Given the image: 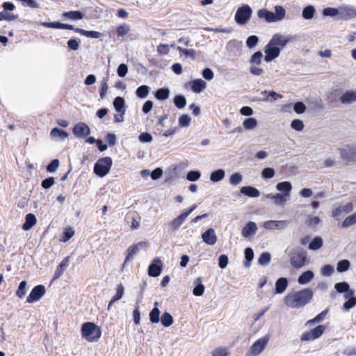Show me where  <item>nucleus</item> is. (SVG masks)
<instances>
[{
  "label": "nucleus",
  "mask_w": 356,
  "mask_h": 356,
  "mask_svg": "<svg viewBox=\"0 0 356 356\" xmlns=\"http://www.w3.org/2000/svg\"><path fill=\"white\" fill-rule=\"evenodd\" d=\"M313 291L304 289L294 293L287 294L284 299L286 306L291 308L299 309L308 304L313 298Z\"/></svg>",
  "instance_id": "f257e3e1"
},
{
  "label": "nucleus",
  "mask_w": 356,
  "mask_h": 356,
  "mask_svg": "<svg viewBox=\"0 0 356 356\" xmlns=\"http://www.w3.org/2000/svg\"><path fill=\"white\" fill-rule=\"evenodd\" d=\"M286 15V10L282 6H275V13L266 8L259 9L257 11V16L260 19H265L268 22H276L282 20Z\"/></svg>",
  "instance_id": "f03ea898"
},
{
  "label": "nucleus",
  "mask_w": 356,
  "mask_h": 356,
  "mask_svg": "<svg viewBox=\"0 0 356 356\" xmlns=\"http://www.w3.org/2000/svg\"><path fill=\"white\" fill-rule=\"evenodd\" d=\"M81 334L88 341H96L102 335V330L95 323L86 322L81 325Z\"/></svg>",
  "instance_id": "7ed1b4c3"
},
{
  "label": "nucleus",
  "mask_w": 356,
  "mask_h": 356,
  "mask_svg": "<svg viewBox=\"0 0 356 356\" xmlns=\"http://www.w3.org/2000/svg\"><path fill=\"white\" fill-rule=\"evenodd\" d=\"M290 263L296 269L305 266L307 259V252L300 247L292 249L289 253Z\"/></svg>",
  "instance_id": "20e7f679"
},
{
  "label": "nucleus",
  "mask_w": 356,
  "mask_h": 356,
  "mask_svg": "<svg viewBox=\"0 0 356 356\" xmlns=\"http://www.w3.org/2000/svg\"><path fill=\"white\" fill-rule=\"evenodd\" d=\"M112 165L113 161L111 157L100 158L94 165V173L99 177H104L110 172Z\"/></svg>",
  "instance_id": "39448f33"
},
{
  "label": "nucleus",
  "mask_w": 356,
  "mask_h": 356,
  "mask_svg": "<svg viewBox=\"0 0 356 356\" xmlns=\"http://www.w3.org/2000/svg\"><path fill=\"white\" fill-rule=\"evenodd\" d=\"M252 13L251 7L245 4L239 7L235 13V21L239 25H245L250 20Z\"/></svg>",
  "instance_id": "423d86ee"
},
{
  "label": "nucleus",
  "mask_w": 356,
  "mask_h": 356,
  "mask_svg": "<svg viewBox=\"0 0 356 356\" xmlns=\"http://www.w3.org/2000/svg\"><path fill=\"white\" fill-rule=\"evenodd\" d=\"M325 330V326L319 325L312 329L309 332H305L300 337L302 341H314L320 338Z\"/></svg>",
  "instance_id": "0eeeda50"
},
{
  "label": "nucleus",
  "mask_w": 356,
  "mask_h": 356,
  "mask_svg": "<svg viewBox=\"0 0 356 356\" xmlns=\"http://www.w3.org/2000/svg\"><path fill=\"white\" fill-rule=\"evenodd\" d=\"M281 52L280 47H277L271 40L268 42V43L266 45L264 48V60L266 63L271 62L276 58H277Z\"/></svg>",
  "instance_id": "6e6552de"
},
{
  "label": "nucleus",
  "mask_w": 356,
  "mask_h": 356,
  "mask_svg": "<svg viewBox=\"0 0 356 356\" xmlns=\"http://www.w3.org/2000/svg\"><path fill=\"white\" fill-rule=\"evenodd\" d=\"M46 292L45 286L42 284H38L34 286L29 296L26 298V302L29 303H33L38 301Z\"/></svg>",
  "instance_id": "1a4fd4ad"
},
{
  "label": "nucleus",
  "mask_w": 356,
  "mask_h": 356,
  "mask_svg": "<svg viewBox=\"0 0 356 356\" xmlns=\"http://www.w3.org/2000/svg\"><path fill=\"white\" fill-rule=\"evenodd\" d=\"M72 133L76 138H84L90 134V129L85 122H79L74 126Z\"/></svg>",
  "instance_id": "9d476101"
},
{
  "label": "nucleus",
  "mask_w": 356,
  "mask_h": 356,
  "mask_svg": "<svg viewBox=\"0 0 356 356\" xmlns=\"http://www.w3.org/2000/svg\"><path fill=\"white\" fill-rule=\"evenodd\" d=\"M163 269V262L159 258H155L148 267V275L149 277H159Z\"/></svg>",
  "instance_id": "9b49d317"
},
{
  "label": "nucleus",
  "mask_w": 356,
  "mask_h": 356,
  "mask_svg": "<svg viewBox=\"0 0 356 356\" xmlns=\"http://www.w3.org/2000/svg\"><path fill=\"white\" fill-rule=\"evenodd\" d=\"M339 18L343 20H348L356 16V9L350 6H340L339 8Z\"/></svg>",
  "instance_id": "f8f14e48"
},
{
  "label": "nucleus",
  "mask_w": 356,
  "mask_h": 356,
  "mask_svg": "<svg viewBox=\"0 0 356 356\" xmlns=\"http://www.w3.org/2000/svg\"><path fill=\"white\" fill-rule=\"evenodd\" d=\"M268 341V337H264L257 340L251 346L250 351L254 355H259L265 348Z\"/></svg>",
  "instance_id": "ddd939ff"
},
{
  "label": "nucleus",
  "mask_w": 356,
  "mask_h": 356,
  "mask_svg": "<svg viewBox=\"0 0 356 356\" xmlns=\"http://www.w3.org/2000/svg\"><path fill=\"white\" fill-rule=\"evenodd\" d=\"M293 38V37L292 35L284 36L280 33H275L273 35L270 40L277 47H279L281 49L285 47Z\"/></svg>",
  "instance_id": "4468645a"
},
{
  "label": "nucleus",
  "mask_w": 356,
  "mask_h": 356,
  "mask_svg": "<svg viewBox=\"0 0 356 356\" xmlns=\"http://www.w3.org/2000/svg\"><path fill=\"white\" fill-rule=\"evenodd\" d=\"M287 220H268L264 222V227L266 229H283L289 225Z\"/></svg>",
  "instance_id": "2eb2a0df"
},
{
  "label": "nucleus",
  "mask_w": 356,
  "mask_h": 356,
  "mask_svg": "<svg viewBox=\"0 0 356 356\" xmlns=\"http://www.w3.org/2000/svg\"><path fill=\"white\" fill-rule=\"evenodd\" d=\"M42 26L46 28H51V29H65V30H72L75 31L76 28L74 27L73 25L61 23L60 22H42Z\"/></svg>",
  "instance_id": "dca6fc26"
},
{
  "label": "nucleus",
  "mask_w": 356,
  "mask_h": 356,
  "mask_svg": "<svg viewBox=\"0 0 356 356\" xmlns=\"http://www.w3.org/2000/svg\"><path fill=\"white\" fill-rule=\"evenodd\" d=\"M202 241L207 245H213L216 243L217 237L213 228H209L202 234Z\"/></svg>",
  "instance_id": "f3484780"
},
{
  "label": "nucleus",
  "mask_w": 356,
  "mask_h": 356,
  "mask_svg": "<svg viewBox=\"0 0 356 356\" xmlns=\"http://www.w3.org/2000/svg\"><path fill=\"white\" fill-rule=\"evenodd\" d=\"M257 229V224L250 221L242 229L241 234L244 238H250L256 234Z\"/></svg>",
  "instance_id": "a211bd4d"
},
{
  "label": "nucleus",
  "mask_w": 356,
  "mask_h": 356,
  "mask_svg": "<svg viewBox=\"0 0 356 356\" xmlns=\"http://www.w3.org/2000/svg\"><path fill=\"white\" fill-rule=\"evenodd\" d=\"M191 90L195 93H200L207 86V83L201 79H193L189 82Z\"/></svg>",
  "instance_id": "6ab92c4d"
},
{
  "label": "nucleus",
  "mask_w": 356,
  "mask_h": 356,
  "mask_svg": "<svg viewBox=\"0 0 356 356\" xmlns=\"http://www.w3.org/2000/svg\"><path fill=\"white\" fill-rule=\"evenodd\" d=\"M240 192L245 196L252 198H255L260 196L259 191L252 186H245L241 187L240 189Z\"/></svg>",
  "instance_id": "aec40b11"
},
{
  "label": "nucleus",
  "mask_w": 356,
  "mask_h": 356,
  "mask_svg": "<svg viewBox=\"0 0 356 356\" xmlns=\"http://www.w3.org/2000/svg\"><path fill=\"white\" fill-rule=\"evenodd\" d=\"M276 189L280 191V193L288 197L290 195V193L292 190V185L290 181H284L279 182L276 185Z\"/></svg>",
  "instance_id": "412c9836"
},
{
  "label": "nucleus",
  "mask_w": 356,
  "mask_h": 356,
  "mask_svg": "<svg viewBox=\"0 0 356 356\" xmlns=\"http://www.w3.org/2000/svg\"><path fill=\"white\" fill-rule=\"evenodd\" d=\"M289 284L287 278L280 277L275 282L274 293L281 294L285 291Z\"/></svg>",
  "instance_id": "4be33fe9"
},
{
  "label": "nucleus",
  "mask_w": 356,
  "mask_h": 356,
  "mask_svg": "<svg viewBox=\"0 0 356 356\" xmlns=\"http://www.w3.org/2000/svg\"><path fill=\"white\" fill-rule=\"evenodd\" d=\"M113 106L116 112L121 115H124L126 112L125 100L122 97H117L113 100Z\"/></svg>",
  "instance_id": "5701e85b"
},
{
  "label": "nucleus",
  "mask_w": 356,
  "mask_h": 356,
  "mask_svg": "<svg viewBox=\"0 0 356 356\" xmlns=\"http://www.w3.org/2000/svg\"><path fill=\"white\" fill-rule=\"evenodd\" d=\"M70 257H65L58 265L54 275V280H57L62 276L66 267L68 266Z\"/></svg>",
  "instance_id": "b1692460"
},
{
  "label": "nucleus",
  "mask_w": 356,
  "mask_h": 356,
  "mask_svg": "<svg viewBox=\"0 0 356 356\" xmlns=\"http://www.w3.org/2000/svg\"><path fill=\"white\" fill-rule=\"evenodd\" d=\"M62 17L67 19L80 20L84 18L85 14L80 10H71L64 12Z\"/></svg>",
  "instance_id": "393cba45"
},
{
  "label": "nucleus",
  "mask_w": 356,
  "mask_h": 356,
  "mask_svg": "<svg viewBox=\"0 0 356 356\" xmlns=\"http://www.w3.org/2000/svg\"><path fill=\"white\" fill-rule=\"evenodd\" d=\"M37 222V218L35 214L29 213L25 216V222L22 225V229L24 231L30 230Z\"/></svg>",
  "instance_id": "a878e982"
},
{
  "label": "nucleus",
  "mask_w": 356,
  "mask_h": 356,
  "mask_svg": "<svg viewBox=\"0 0 356 356\" xmlns=\"http://www.w3.org/2000/svg\"><path fill=\"white\" fill-rule=\"evenodd\" d=\"M314 277V273L311 270L303 272L298 278V282L301 285H305L310 282Z\"/></svg>",
  "instance_id": "bb28decb"
},
{
  "label": "nucleus",
  "mask_w": 356,
  "mask_h": 356,
  "mask_svg": "<svg viewBox=\"0 0 356 356\" xmlns=\"http://www.w3.org/2000/svg\"><path fill=\"white\" fill-rule=\"evenodd\" d=\"M194 288L193 290V294L195 296H201L204 294L205 287L202 284V280L200 277H198L194 281Z\"/></svg>",
  "instance_id": "cd10ccee"
},
{
  "label": "nucleus",
  "mask_w": 356,
  "mask_h": 356,
  "mask_svg": "<svg viewBox=\"0 0 356 356\" xmlns=\"http://www.w3.org/2000/svg\"><path fill=\"white\" fill-rule=\"evenodd\" d=\"M50 135L54 138H58L60 140H63L68 137L69 134L63 129L54 127L51 130Z\"/></svg>",
  "instance_id": "c85d7f7f"
},
{
  "label": "nucleus",
  "mask_w": 356,
  "mask_h": 356,
  "mask_svg": "<svg viewBox=\"0 0 356 356\" xmlns=\"http://www.w3.org/2000/svg\"><path fill=\"white\" fill-rule=\"evenodd\" d=\"M340 101L343 104H350L356 102V91H346L341 96Z\"/></svg>",
  "instance_id": "c756f323"
},
{
  "label": "nucleus",
  "mask_w": 356,
  "mask_h": 356,
  "mask_svg": "<svg viewBox=\"0 0 356 356\" xmlns=\"http://www.w3.org/2000/svg\"><path fill=\"white\" fill-rule=\"evenodd\" d=\"M159 303L155 302L154 308L149 312V321L152 323H158L160 321V310L158 308Z\"/></svg>",
  "instance_id": "7c9ffc66"
},
{
  "label": "nucleus",
  "mask_w": 356,
  "mask_h": 356,
  "mask_svg": "<svg viewBox=\"0 0 356 356\" xmlns=\"http://www.w3.org/2000/svg\"><path fill=\"white\" fill-rule=\"evenodd\" d=\"M75 32L76 33H78L82 35H84L86 37H88V38H95V39H97V38H99L101 36H102V33L99 31H87V30H84V29H80V28H76L75 29Z\"/></svg>",
  "instance_id": "2f4dec72"
},
{
  "label": "nucleus",
  "mask_w": 356,
  "mask_h": 356,
  "mask_svg": "<svg viewBox=\"0 0 356 356\" xmlns=\"http://www.w3.org/2000/svg\"><path fill=\"white\" fill-rule=\"evenodd\" d=\"M170 96V90L168 88H161L156 90L154 92V97L156 99L164 101L168 99Z\"/></svg>",
  "instance_id": "473e14b6"
},
{
  "label": "nucleus",
  "mask_w": 356,
  "mask_h": 356,
  "mask_svg": "<svg viewBox=\"0 0 356 356\" xmlns=\"http://www.w3.org/2000/svg\"><path fill=\"white\" fill-rule=\"evenodd\" d=\"M341 158L346 163L355 161V154L352 152V147L350 149H340Z\"/></svg>",
  "instance_id": "72a5a7b5"
},
{
  "label": "nucleus",
  "mask_w": 356,
  "mask_h": 356,
  "mask_svg": "<svg viewBox=\"0 0 356 356\" xmlns=\"http://www.w3.org/2000/svg\"><path fill=\"white\" fill-rule=\"evenodd\" d=\"M225 172L223 169H218L210 174V180L212 182L217 183L224 179Z\"/></svg>",
  "instance_id": "f704fd0d"
},
{
  "label": "nucleus",
  "mask_w": 356,
  "mask_h": 356,
  "mask_svg": "<svg viewBox=\"0 0 356 356\" xmlns=\"http://www.w3.org/2000/svg\"><path fill=\"white\" fill-rule=\"evenodd\" d=\"M316 13V9L314 6L308 5L305 6L302 12V16L305 19H312Z\"/></svg>",
  "instance_id": "c9c22d12"
},
{
  "label": "nucleus",
  "mask_w": 356,
  "mask_h": 356,
  "mask_svg": "<svg viewBox=\"0 0 356 356\" xmlns=\"http://www.w3.org/2000/svg\"><path fill=\"white\" fill-rule=\"evenodd\" d=\"M185 220L179 215L172 220L168 222V225L174 232L177 230L183 224Z\"/></svg>",
  "instance_id": "e433bc0d"
},
{
  "label": "nucleus",
  "mask_w": 356,
  "mask_h": 356,
  "mask_svg": "<svg viewBox=\"0 0 356 356\" xmlns=\"http://www.w3.org/2000/svg\"><path fill=\"white\" fill-rule=\"evenodd\" d=\"M244 257L245 259L244 261V266L248 268L250 266V264L254 259V251L252 248L248 247L245 249Z\"/></svg>",
  "instance_id": "4c0bfd02"
},
{
  "label": "nucleus",
  "mask_w": 356,
  "mask_h": 356,
  "mask_svg": "<svg viewBox=\"0 0 356 356\" xmlns=\"http://www.w3.org/2000/svg\"><path fill=\"white\" fill-rule=\"evenodd\" d=\"M150 88L146 85H142L137 88L136 95L140 99H145L149 95Z\"/></svg>",
  "instance_id": "58836bf2"
},
{
  "label": "nucleus",
  "mask_w": 356,
  "mask_h": 356,
  "mask_svg": "<svg viewBox=\"0 0 356 356\" xmlns=\"http://www.w3.org/2000/svg\"><path fill=\"white\" fill-rule=\"evenodd\" d=\"M161 323L164 327H169L173 324L174 319L172 316L167 312H165L160 318Z\"/></svg>",
  "instance_id": "ea45409f"
},
{
  "label": "nucleus",
  "mask_w": 356,
  "mask_h": 356,
  "mask_svg": "<svg viewBox=\"0 0 356 356\" xmlns=\"http://www.w3.org/2000/svg\"><path fill=\"white\" fill-rule=\"evenodd\" d=\"M173 102L177 108L181 109L186 105V99L182 95H177L173 98Z\"/></svg>",
  "instance_id": "a19ab883"
},
{
  "label": "nucleus",
  "mask_w": 356,
  "mask_h": 356,
  "mask_svg": "<svg viewBox=\"0 0 356 356\" xmlns=\"http://www.w3.org/2000/svg\"><path fill=\"white\" fill-rule=\"evenodd\" d=\"M258 122L254 118H245L243 122L244 129L247 130H252L257 126Z\"/></svg>",
  "instance_id": "79ce46f5"
},
{
  "label": "nucleus",
  "mask_w": 356,
  "mask_h": 356,
  "mask_svg": "<svg viewBox=\"0 0 356 356\" xmlns=\"http://www.w3.org/2000/svg\"><path fill=\"white\" fill-rule=\"evenodd\" d=\"M323 239L319 236H316L309 243V249L311 250H317L323 246Z\"/></svg>",
  "instance_id": "37998d69"
},
{
  "label": "nucleus",
  "mask_w": 356,
  "mask_h": 356,
  "mask_svg": "<svg viewBox=\"0 0 356 356\" xmlns=\"http://www.w3.org/2000/svg\"><path fill=\"white\" fill-rule=\"evenodd\" d=\"M350 262L348 259L340 260L337 265V270L339 273H344L350 268Z\"/></svg>",
  "instance_id": "c03bdc74"
},
{
  "label": "nucleus",
  "mask_w": 356,
  "mask_h": 356,
  "mask_svg": "<svg viewBox=\"0 0 356 356\" xmlns=\"http://www.w3.org/2000/svg\"><path fill=\"white\" fill-rule=\"evenodd\" d=\"M270 260H271L270 254L268 252H264L260 254V256L258 259V263L261 266H267L270 262Z\"/></svg>",
  "instance_id": "a18cd8bd"
},
{
  "label": "nucleus",
  "mask_w": 356,
  "mask_h": 356,
  "mask_svg": "<svg viewBox=\"0 0 356 356\" xmlns=\"http://www.w3.org/2000/svg\"><path fill=\"white\" fill-rule=\"evenodd\" d=\"M177 49L181 54L184 55L186 57H189L193 60L195 58L196 51L193 49H185L181 47H177Z\"/></svg>",
  "instance_id": "49530a36"
},
{
  "label": "nucleus",
  "mask_w": 356,
  "mask_h": 356,
  "mask_svg": "<svg viewBox=\"0 0 356 356\" xmlns=\"http://www.w3.org/2000/svg\"><path fill=\"white\" fill-rule=\"evenodd\" d=\"M262 58V52L261 51H257L251 56L250 63L252 65H259L261 63Z\"/></svg>",
  "instance_id": "de8ad7c7"
},
{
  "label": "nucleus",
  "mask_w": 356,
  "mask_h": 356,
  "mask_svg": "<svg viewBox=\"0 0 356 356\" xmlns=\"http://www.w3.org/2000/svg\"><path fill=\"white\" fill-rule=\"evenodd\" d=\"M356 223V213L346 217L341 223V227L343 228L348 227Z\"/></svg>",
  "instance_id": "09e8293b"
},
{
  "label": "nucleus",
  "mask_w": 356,
  "mask_h": 356,
  "mask_svg": "<svg viewBox=\"0 0 356 356\" xmlns=\"http://www.w3.org/2000/svg\"><path fill=\"white\" fill-rule=\"evenodd\" d=\"M130 31V26L124 23L122 24L119 25L116 29V34L118 37H122L127 34Z\"/></svg>",
  "instance_id": "8fccbe9b"
},
{
  "label": "nucleus",
  "mask_w": 356,
  "mask_h": 356,
  "mask_svg": "<svg viewBox=\"0 0 356 356\" xmlns=\"http://www.w3.org/2000/svg\"><path fill=\"white\" fill-rule=\"evenodd\" d=\"M191 122V117L187 114L181 115L178 120L179 126L181 127H187Z\"/></svg>",
  "instance_id": "3c124183"
},
{
  "label": "nucleus",
  "mask_w": 356,
  "mask_h": 356,
  "mask_svg": "<svg viewBox=\"0 0 356 356\" xmlns=\"http://www.w3.org/2000/svg\"><path fill=\"white\" fill-rule=\"evenodd\" d=\"M26 285H27V282L25 280H23L19 283V284L18 286V289L16 291V296L18 298H22L23 297H24V296L26 295Z\"/></svg>",
  "instance_id": "603ef678"
},
{
  "label": "nucleus",
  "mask_w": 356,
  "mask_h": 356,
  "mask_svg": "<svg viewBox=\"0 0 356 356\" xmlns=\"http://www.w3.org/2000/svg\"><path fill=\"white\" fill-rule=\"evenodd\" d=\"M243 181V176L239 172L233 173L229 177V183L231 185L236 186Z\"/></svg>",
  "instance_id": "864d4df0"
},
{
  "label": "nucleus",
  "mask_w": 356,
  "mask_h": 356,
  "mask_svg": "<svg viewBox=\"0 0 356 356\" xmlns=\"http://www.w3.org/2000/svg\"><path fill=\"white\" fill-rule=\"evenodd\" d=\"M74 234V231L72 227H67L66 228L64 232H63V234L60 238V241L63 242H67L68 241Z\"/></svg>",
  "instance_id": "5fc2aeb1"
},
{
  "label": "nucleus",
  "mask_w": 356,
  "mask_h": 356,
  "mask_svg": "<svg viewBox=\"0 0 356 356\" xmlns=\"http://www.w3.org/2000/svg\"><path fill=\"white\" fill-rule=\"evenodd\" d=\"M349 288L350 285L346 282H337L334 284L335 290L339 293H343L345 291L348 290Z\"/></svg>",
  "instance_id": "6e6d98bb"
},
{
  "label": "nucleus",
  "mask_w": 356,
  "mask_h": 356,
  "mask_svg": "<svg viewBox=\"0 0 356 356\" xmlns=\"http://www.w3.org/2000/svg\"><path fill=\"white\" fill-rule=\"evenodd\" d=\"M259 42V38L257 35H252L248 37L245 44L249 49L254 48Z\"/></svg>",
  "instance_id": "4d7b16f0"
},
{
  "label": "nucleus",
  "mask_w": 356,
  "mask_h": 356,
  "mask_svg": "<svg viewBox=\"0 0 356 356\" xmlns=\"http://www.w3.org/2000/svg\"><path fill=\"white\" fill-rule=\"evenodd\" d=\"M60 165V161L58 159H55L50 161V163L47 165L46 170L48 172L52 173L57 170Z\"/></svg>",
  "instance_id": "13d9d810"
},
{
  "label": "nucleus",
  "mask_w": 356,
  "mask_h": 356,
  "mask_svg": "<svg viewBox=\"0 0 356 356\" xmlns=\"http://www.w3.org/2000/svg\"><path fill=\"white\" fill-rule=\"evenodd\" d=\"M275 171L273 168L267 167L262 170L261 177L264 179H271L275 176Z\"/></svg>",
  "instance_id": "bf43d9fd"
},
{
  "label": "nucleus",
  "mask_w": 356,
  "mask_h": 356,
  "mask_svg": "<svg viewBox=\"0 0 356 356\" xmlns=\"http://www.w3.org/2000/svg\"><path fill=\"white\" fill-rule=\"evenodd\" d=\"M339 10L337 8L327 7L323 10V15L327 17H335L339 15Z\"/></svg>",
  "instance_id": "052dcab7"
},
{
  "label": "nucleus",
  "mask_w": 356,
  "mask_h": 356,
  "mask_svg": "<svg viewBox=\"0 0 356 356\" xmlns=\"http://www.w3.org/2000/svg\"><path fill=\"white\" fill-rule=\"evenodd\" d=\"M139 251V249L134 245L130 246L127 250V254L124 263V266L133 258L134 255L136 254Z\"/></svg>",
  "instance_id": "680f3d73"
},
{
  "label": "nucleus",
  "mask_w": 356,
  "mask_h": 356,
  "mask_svg": "<svg viewBox=\"0 0 356 356\" xmlns=\"http://www.w3.org/2000/svg\"><path fill=\"white\" fill-rule=\"evenodd\" d=\"M356 305V298L347 299L343 304V309L344 312H348Z\"/></svg>",
  "instance_id": "e2e57ef3"
},
{
  "label": "nucleus",
  "mask_w": 356,
  "mask_h": 356,
  "mask_svg": "<svg viewBox=\"0 0 356 356\" xmlns=\"http://www.w3.org/2000/svg\"><path fill=\"white\" fill-rule=\"evenodd\" d=\"M201 176L200 172L198 170H191L186 174V179L190 181H196Z\"/></svg>",
  "instance_id": "0e129e2a"
},
{
  "label": "nucleus",
  "mask_w": 356,
  "mask_h": 356,
  "mask_svg": "<svg viewBox=\"0 0 356 356\" xmlns=\"http://www.w3.org/2000/svg\"><path fill=\"white\" fill-rule=\"evenodd\" d=\"M138 140L143 143H148L153 140V137L152 134L148 132H143L139 135Z\"/></svg>",
  "instance_id": "69168bd1"
},
{
  "label": "nucleus",
  "mask_w": 356,
  "mask_h": 356,
  "mask_svg": "<svg viewBox=\"0 0 356 356\" xmlns=\"http://www.w3.org/2000/svg\"><path fill=\"white\" fill-rule=\"evenodd\" d=\"M334 273V267L330 264L324 265L321 270V273L323 276H331Z\"/></svg>",
  "instance_id": "338daca9"
},
{
  "label": "nucleus",
  "mask_w": 356,
  "mask_h": 356,
  "mask_svg": "<svg viewBox=\"0 0 356 356\" xmlns=\"http://www.w3.org/2000/svg\"><path fill=\"white\" fill-rule=\"evenodd\" d=\"M55 184V179L53 177H49L43 179L41 182V186L44 189L50 188Z\"/></svg>",
  "instance_id": "774afa93"
}]
</instances>
